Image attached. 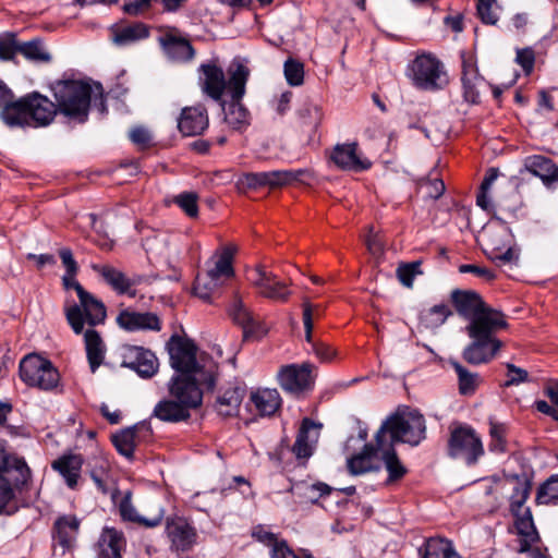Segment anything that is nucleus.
I'll list each match as a JSON object with an SVG mask.
<instances>
[{"label": "nucleus", "mask_w": 558, "mask_h": 558, "mask_svg": "<svg viewBox=\"0 0 558 558\" xmlns=\"http://www.w3.org/2000/svg\"><path fill=\"white\" fill-rule=\"evenodd\" d=\"M410 78L420 89L434 90L446 82L442 64L432 54L417 56L410 66Z\"/></svg>", "instance_id": "nucleus-16"}, {"label": "nucleus", "mask_w": 558, "mask_h": 558, "mask_svg": "<svg viewBox=\"0 0 558 558\" xmlns=\"http://www.w3.org/2000/svg\"><path fill=\"white\" fill-rule=\"evenodd\" d=\"M56 114L57 105L37 92L7 104L0 112L2 121L10 128L47 126L53 121Z\"/></svg>", "instance_id": "nucleus-2"}, {"label": "nucleus", "mask_w": 558, "mask_h": 558, "mask_svg": "<svg viewBox=\"0 0 558 558\" xmlns=\"http://www.w3.org/2000/svg\"><path fill=\"white\" fill-rule=\"evenodd\" d=\"M286 174H287V183L288 184H291L293 182L311 184V182L314 179L313 172L308 169H296V170L290 169V170H286Z\"/></svg>", "instance_id": "nucleus-60"}, {"label": "nucleus", "mask_w": 558, "mask_h": 558, "mask_svg": "<svg viewBox=\"0 0 558 558\" xmlns=\"http://www.w3.org/2000/svg\"><path fill=\"white\" fill-rule=\"evenodd\" d=\"M507 327L505 316L482 325H466L465 332L472 340L463 350L462 356L472 365L486 364L493 361L504 347L496 333Z\"/></svg>", "instance_id": "nucleus-4"}, {"label": "nucleus", "mask_w": 558, "mask_h": 558, "mask_svg": "<svg viewBox=\"0 0 558 558\" xmlns=\"http://www.w3.org/2000/svg\"><path fill=\"white\" fill-rule=\"evenodd\" d=\"M92 268L99 274L118 294H126L130 298L136 296L134 287L140 282L137 278H129L124 272L110 265L94 264Z\"/></svg>", "instance_id": "nucleus-25"}, {"label": "nucleus", "mask_w": 558, "mask_h": 558, "mask_svg": "<svg viewBox=\"0 0 558 558\" xmlns=\"http://www.w3.org/2000/svg\"><path fill=\"white\" fill-rule=\"evenodd\" d=\"M20 378L28 387L52 391L60 385V374L53 364L38 354H28L20 362Z\"/></svg>", "instance_id": "nucleus-11"}, {"label": "nucleus", "mask_w": 558, "mask_h": 558, "mask_svg": "<svg viewBox=\"0 0 558 558\" xmlns=\"http://www.w3.org/2000/svg\"><path fill=\"white\" fill-rule=\"evenodd\" d=\"M485 449L481 436L466 424H452L448 439V454L462 460L468 466L477 464Z\"/></svg>", "instance_id": "nucleus-9"}, {"label": "nucleus", "mask_w": 558, "mask_h": 558, "mask_svg": "<svg viewBox=\"0 0 558 558\" xmlns=\"http://www.w3.org/2000/svg\"><path fill=\"white\" fill-rule=\"evenodd\" d=\"M112 442L120 454L131 459L135 448V432L132 429L122 430L112 436Z\"/></svg>", "instance_id": "nucleus-46"}, {"label": "nucleus", "mask_w": 558, "mask_h": 558, "mask_svg": "<svg viewBox=\"0 0 558 558\" xmlns=\"http://www.w3.org/2000/svg\"><path fill=\"white\" fill-rule=\"evenodd\" d=\"M228 314L235 324L242 327L245 339H259L268 331L265 324L255 319L239 292H234L228 306Z\"/></svg>", "instance_id": "nucleus-18"}, {"label": "nucleus", "mask_w": 558, "mask_h": 558, "mask_svg": "<svg viewBox=\"0 0 558 558\" xmlns=\"http://www.w3.org/2000/svg\"><path fill=\"white\" fill-rule=\"evenodd\" d=\"M174 203L190 217H196L198 213L197 196L194 193H182L174 198Z\"/></svg>", "instance_id": "nucleus-55"}, {"label": "nucleus", "mask_w": 558, "mask_h": 558, "mask_svg": "<svg viewBox=\"0 0 558 558\" xmlns=\"http://www.w3.org/2000/svg\"><path fill=\"white\" fill-rule=\"evenodd\" d=\"M57 108L70 120L83 123L87 120L92 98V85L80 80H64L52 85Z\"/></svg>", "instance_id": "nucleus-7"}, {"label": "nucleus", "mask_w": 558, "mask_h": 558, "mask_svg": "<svg viewBox=\"0 0 558 558\" xmlns=\"http://www.w3.org/2000/svg\"><path fill=\"white\" fill-rule=\"evenodd\" d=\"M459 271L461 274L471 272L480 278H483L485 281H492L495 279V274L490 269H488L486 267H481L477 265H472V264L461 265L459 267Z\"/></svg>", "instance_id": "nucleus-62"}, {"label": "nucleus", "mask_w": 558, "mask_h": 558, "mask_svg": "<svg viewBox=\"0 0 558 558\" xmlns=\"http://www.w3.org/2000/svg\"><path fill=\"white\" fill-rule=\"evenodd\" d=\"M241 183L250 189L260 186L279 187L288 184L286 170L248 172L243 174Z\"/></svg>", "instance_id": "nucleus-37"}, {"label": "nucleus", "mask_w": 558, "mask_h": 558, "mask_svg": "<svg viewBox=\"0 0 558 558\" xmlns=\"http://www.w3.org/2000/svg\"><path fill=\"white\" fill-rule=\"evenodd\" d=\"M84 341L90 369L95 373L104 362L106 345L100 335L94 329H87L85 331Z\"/></svg>", "instance_id": "nucleus-38"}, {"label": "nucleus", "mask_w": 558, "mask_h": 558, "mask_svg": "<svg viewBox=\"0 0 558 558\" xmlns=\"http://www.w3.org/2000/svg\"><path fill=\"white\" fill-rule=\"evenodd\" d=\"M450 365L457 373L459 380V391L461 395H473L480 384V377L476 373L469 372L457 361H450Z\"/></svg>", "instance_id": "nucleus-43"}, {"label": "nucleus", "mask_w": 558, "mask_h": 558, "mask_svg": "<svg viewBox=\"0 0 558 558\" xmlns=\"http://www.w3.org/2000/svg\"><path fill=\"white\" fill-rule=\"evenodd\" d=\"M208 124L207 110L204 106L187 107L182 110L179 130L185 136H194L203 132Z\"/></svg>", "instance_id": "nucleus-29"}, {"label": "nucleus", "mask_w": 558, "mask_h": 558, "mask_svg": "<svg viewBox=\"0 0 558 558\" xmlns=\"http://www.w3.org/2000/svg\"><path fill=\"white\" fill-rule=\"evenodd\" d=\"M248 75V68L236 62L226 81L222 69L211 60V100L219 107L217 118L231 130H241L250 124V113L241 104Z\"/></svg>", "instance_id": "nucleus-1"}, {"label": "nucleus", "mask_w": 558, "mask_h": 558, "mask_svg": "<svg viewBox=\"0 0 558 558\" xmlns=\"http://www.w3.org/2000/svg\"><path fill=\"white\" fill-rule=\"evenodd\" d=\"M377 451L380 452V457L388 472V483L398 481L404 476L407 469L400 462L391 446H387L386 442H383L381 448L377 445Z\"/></svg>", "instance_id": "nucleus-39"}, {"label": "nucleus", "mask_w": 558, "mask_h": 558, "mask_svg": "<svg viewBox=\"0 0 558 558\" xmlns=\"http://www.w3.org/2000/svg\"><path fill=\"white\" fill-rule=\"evenodd\" d=\"M20 46L14 35L7 34L0 36V59L12 60L16 52H20Z\"/></svg>", "instance_id": "nucleus-54"}, {"label": "nucleus", "mask_w": 558, "mask_h": 558, "mask_svg": "<svg viewBox=\"0 0 558 558\" xmlns=\"http://www.w3.org/2000/svg\"><path fill=\"white\" fill-rule=\"evenodd\" d=\"M499 172L497 169H489L481 184L480 192L476 196V203L477 205L487 210L490 208V199L488 197V191L498 178Z\"/></svg>", "instance_id": "nucleus-51"}, {"label": "nucleus", "mask_w": 558, "mask_h": 558, "mask_svg": "<svg viewBox=\"0 0 558 558\" xmlns=\"http://www.w3.org/2000/svg\"><path fill=\"white\" fill-rule=\"evenodd\" d=\"M489 450L495 453H504L507 450L506 426L500 423L489 422Z\"/></svg>", "instance_id": "nucleus-48"}, {"label": "nucleus", "mask_w": 558, "mask_h": 558, "mask_svg": "<svg viewBox=\"0 0 558 558\" xmlns=\"http://www.w3.org/2000/svg\"><path fill=\"white\" fill-rule=\"evenodd\" d=\"M284 76L289 85L300 86L304 81L303 64L294 59H288L284 62Z\"/></svg>", "instance_id": "nucleus-52"}, {"label": "nucleus", "mask_w": 558, "mask_h": 558, "mask_svg": "<svg viewBox=\"0 0 558 558\" xmlns=\"http://www.w3.org/2000/svg\"><path fill=\"white\" fill-rule=\"evenodd\" d=\"M536 502L539 505L558 504V474L551 475L539 485L536 493Z\"/></svg>", "instance_id": "nucleus-45"}, {"label": "nucleus", "mask_w": 558, "mask_h": 558, "mask_svg": "<svg viewBox=\"0 0 558 558\" xmlns=\"http://www.w3.org/2000/svg\"><path fill=\"white\" fill-rule=\"evenodd\" d=\"M425 420L422 414L411 411L389 416L376 434V442L381 448L383 442L391 446L395 442L418 445L425 438Z\"/></svg>", "instance_id": "nucleus-6"}, {"label": "nucleus", "mask_w": 558, "mask_h": 558, "mask_svg": "<svg viewBox=\"0 0 558 558\" xmlns=\"http://www.w3.org/2000/svg\"><path fill=\"white\" fill-rule=\"evenodd\" d=\"M323 425L310 418L302 421L296 440L293 445V452L298 459H308L318 441Z\"/></svg>", "instance_id": "nucleus-26"}, {"label": "nucleus", "mask_w": 558, "mask_h": 558, "mask_svg": "<svg viewBox=\"0 0 558 558\" xmlns=\"http://www.w3.org/2000/svg\"><path fill=\"white\" fill-rule=\"evenodd\" d=\"M507 369H508V373H507L508 380L506 383L507 386L519 385L521 383L529 380V374L525 369L517 367L515 365L510 364V363L507 364Z\"/></svg>", "instance_id": "nucleus-63"}, {"label": "nucleus", "mask_w": 558, "mask_h": 558, "mask_svg": "<svg viewBox=\"0 0 558 558\" xmlns=\"http://www.w3.org/2000/svg\"><path fill=\"white\" fill-rule=\"evenodd\" d=\"M366 246L368 252L374 256H381L384 253V243L378 235L377 232H375L373 227L368 228V234L365 240Z\"/></svg>", "instance_id": "nucleus-59"}, {"label": "nucleus", "mask_w": 558, "mask_h": 558, "mask_svg": "<svg viewBox=\"0 0 558 558\" xmlns=\"http://www.w3.org/2000/svg\"><path fill=\"white\" fill-rule=\"evenodd\" d=\"M246 274L247 281L255 289L257 295L262 298L272 302L286 303L292 294L289 283L281 280L263 264L247 269Z\"/></svg>", "instance_id": "nucleus-13"}, {"label": "nucleus", "mask_w": 558, "mask_h": 558, "mask_svg": "<svg viewBox=\"0 0 558 558\" xmlns=\"http://www.w3.org/2000/svg\"><path fill=\"white\" fill-rule=\"evenodd\" d=\"M20 52L28 60L34 62H49L50 53L39 41L24 43L20 46Z\"/></svg>", "instance_id": "nucleus-47"}, {"label": "nucleus", "mask_w": 558, "mask_h": 558, "mask_svg": "<svg viewBox=\"0 0 558 558\" xmlns=\"http://www.w3.org/2000/svg\"><path fill=\"white\" fill-rule=\"evenodd\" d=\"M169 364L175 374L208 375L205 359L195 342L185 335L174 333L167 341Z\"/></svg>", "instance_id": "nucleus-8"}, {"label": "nucleus", "mask_w": 558, "mask_h": 558, "mask_svg": "<svg viewBox=\"0 0 558 558\" xmlns=\"http://www.w3.org/2000/svg\"><path fill=\"white\" fill-rule=\"evenodd\" d=\"M421 187L425 190V194L427 197L437 199L445 192V183L441 179L436 177L428 178L421 183Z\"/></svg>", "instance_id": "nucleus-57"}, {"label": "nucleus", "mask_w": 558, "mask_h": 558, "mask_svg": "<svg viewBox=\"0 0 558 558\" xmlns=\"http://www.w3.org/2000/svg\"><path fill=\"white\" fill-rule=\"evenodd\" d=\"M208 380V375L174 374L168 383L169 397L177 399L190 411L195 410L203 402V386Z\"/></svg>", "instance_id": "nucleus-15"}, {"label": "nucleus", "mask_w": 558, "mask_h": 558, "mask_svg": "<svg viewBox=\"0 0 558 558\" xmlns=\"http://www.w3.org/2000/svg\"><path fill=\"white\" fill-rule=\"evenodd\" d=\"M422 558H461L456 551L453 544L442 537H432L425 544V551Z\"/></svg>", "instance_id": "nucleus-40"}, {"label": "nucleus", "mask_w": 558, "mask_h": 558, "mask_svg": "<svg viewBox=\"0 0 558 558\" xmlns=\"http://www.w3.org/2000/svg\"><path fill=\"white\" fill-rule=\"evenodd\" d=\"M119 510L123 520L135 522L147 527L159 525L163 518V509L158 506L154 507L150 514H140V511L133 506L129 495L121 500Z\"/></svg>", "instance_id": "nucleus-30"}, {"label": "nucleus", "mask_w": 558, "mask_h": 558, "mask_svg": "<svg viewBox=\"0 0 558 558\" xmlns=\"http://www.w3.org/2000/svg\"><path fill=\"white\" fill-rule=\"evenodd\" d=\"M13 476H0V513L11 512L14 509L13 501L15 499V490L26 483L15 482Z\"/></svg>", "instance_id": "nucleus-42"}, {"label": "nucleus", "mask_w": 558, "mask_h": 558, "mask_svg": "<svg viewBox=\"0 0 558 558\" xmlns=\"http://www.w3.org/2000/svg\"><path fill=\"white\" fill-rule=\"evenodd\" d=\"M282 399L277 389L258 388L250 393L248 407L260 417H270L280 409Z\"/></svg>", "instance_id": "nucleus-23"}, {"label": "nucleus", "mask_w": 558, "mask_h": 558, "mask_svg": "<svg viewBox=\"0 0 558 558\" xmlns=\"http://www.w3.org/2000/svg\"><path fill=\"white\" fill-rule=\"evenodd\" d=\"M167 534L171 541L172 549L178 553L189 550L196 538L195 530L181 519L168 523Z\"/></svg>", "instance_id": "nucleus-33"}, {"label": "nucleus", "mask_w": 558, "mask_h": 558, "mask_svg": "<svg viewBox=\"0 0 558 558\" xmlns=\"http://www.w3.org/2000/svg\"><path fill=\"white\" fill-rule=\"evenodd\" d=\"M496 493H504L512 489L510 496V509L515 518L514 524L518 534L522 536L520 551H526L531 544L538 541V534L534 525L530 508H523L531 492V483L527 480H520L518 476L497 482L493 488Z\"/></svg>", "instance_id": "nucleus-3"}, {"label": "nucleus", "mask_w": 558, "mask_h": 558, "mask_svg": "<svg viewBox=\"0 0 558 558\" xmlns=\"http://www.w3.org/2000/svg\"><path fill=\"white\" fill-rule=\"evenodd\" d=\"M124 546L125 539L120 531L105 527L96 545L97 558H121Z\"/></svg>", "instance_id": "nucleus-32"}, {"label": "nucleus", "mask_w": 558, "mask_h": 558, "mask_svg": "<svg viewBox=\"0 0 558 558\" xmlns=\"http://www.w3.org/2000/svg\"><path fill=\"white\" fill-rule=\"evenodd\" d=\"M223 355V351L221 349L220 345H214L211 347V361L217 357V359H220L221 361H217L216 362V368H217V372L214 373L211 371V388L215 386V381H216V377L218 375V372L220 368H230V369H234V361H235V352L233 349H230L228 352H227V355L226 357L223 359L222 357Z\"/></svg>", "instance_id": "nucleus-49"}, {"label": "nucleus", "mask_w": 558, "mask_h": 558, "mask_svg": "<svg viewBox=\"0 0 558 558\" xmlns=\"http://www.w3.org/2000/svg\"><path fill=\"white\" fill-rule=\"evenodd\" d=\"M451 300L459 315L468 320V325H482L489 320L495 323V318L504 316L501 312L486 305L473 291L456 290L451 293Z\"/></svg>", "instance_id": "nucleus-14"}, {"label": "nucleus", "mask_w": 558, "mask_h": 558, "mask_svg": "<svg viewBox=\"0 0 558 558\" xmlns=\"http://www.w3.org/2000/svg\"><path fill=\"white\" fill-rule=\"evenodd\" d=\"M276 378L286 392L299 396L313 389L314 366L310 363L282 365Z\"/></svg>", "instance_id": "nucleus-17"}, {"label": "nucleus", "mask_w": 558, "mask_h": 558, "mask_svg": "<svg viewBox=\"0 0 558 558\" xmlns=\"http://www.w3.org/2000/svg\"><path fill=\"white\" fill-rule=\"evenodd\" d=\"M165 53L174 61L193 58L194 49L190 41L175 28H167L159 37Z\"/></svg>", "instance_id": "nucleus-21"}, {"label": "nucleus", "mask_w": 558, "mask_h": 558, "mask_svg": "<svg viewBox=\"0 0 558 558\" xmlns=\"http://www.w3.org/2000/svg\"><path fill=\"white\" fill-rule=\"evenodd\" d=\"M84 459L81 454L68 453L59 457L51 464L65 481L68 487L75 488L81 477Z\"/></svg>", "instance_id": "nucleus-31"}, {"label": "nucleus", "mask_w": 558, "mask_h": 558, "mask_svg": "<svg viewBox=\"0 0 558 558\" xmlns=\"http://www.w3.org/2000/svg\"><path fill=\"white\" fill-rule=\"evenodd\" d=\"M417 263H413L400 265L397 268V277L403 286L412 287L415 275L420 272Z\"/></svg>", "instance_id": "nucleus-58"}, {"label": "nucleus", "mask_w": 558, "mask_h": 558, "mask_svg": "<svg viewBox=\"0 0 558 558\" xmlns=\"http://www.w3.org/2000/svg\"><path fill=\"white\" fill-rule=\"evenodd\" d=\"M81 521L74 514H63L53 523V541L62 547L63 553L75 546Z\"/></svg>", "instance_id": "nucleus-28"}, {"label": "nucleus", "mask_w": 558, "mask_h": 558, "mask_svg": "<svg viewBox=\"0 0 558 558\" xmlns=\"http://www.w3.org/2000/svg\"><path fill=\"white\" fill-rule=\"evenodd\" d=\"M252 536L259 543L270 548L271 558H313L311 555H298L277 534L269 531L264 525H257L252 531Z\"/></svg>", "instance_id": "nucleus-24"}, {"label": "nucleus", "mask_w": 558, "mask_h": 558, "mask_svg": "<svg viewBox=\"0 0 558 558\" xmlns=\"http://www.w3.org/2000/svg\"><path fill=\"white\" fill-rule=\"evenodd\" d=\"M243 397L244 390L239 386L229 385L226 388H219L211 409L221 420L236 417L240 413Z\"/></svg>", "instance_id": "nucleus-19"}, {"label": "nucleus", "mask_w": 558, "mask_h": 558, "mask_svg": "<svg viewBox=\"0 0 558 558\" xmlns=\"http://www.w3.org/2000/svg\"><path fill=\"white\" fill-rule=\"evenodd\" d=\"M376 453H380L377 451V448L374 449L372 446L365 445L361 453L348 459L349 471L354 475H359L374 470L373 458Z\"/></svg>", "instance_id": "nucleus-41"}, {"label": "nucleus", "mask_w": 558, "mask_h": 558, "mask_svg": "<svg viewBox=\"0 0 558 558\" xmlns=\"http://www.w3.org/2000/svg\"><path fill=\"white\" fill-rule=\"evenodd\" d=\"M477 13L486 24H495L498 21L496 4L477 3Z\"/></svg>", "instance_id": "nucleus-64"}, {"label": "nucleus", "mask_w": 558, "mask_h": 558, "mask_svg": "<svg viewBox=\"0 0 558 558\" xmlns=\"http://www.w3.org/2000/svg\"><path fill=\"white\" fill-rule=\"evenodd\" d=\"M330 160L341 170L362 171L371 167V162L359 154L356 143L336 145Z\"/></svg>", "instance_id": "nucleus-22"}, {"label": "nucleus", "mask_w": 558, "mask_h": 558, "mask_svg": "<svg viewBox=\"0 0 558 558\" xmlns=\"http://www.w3.org/2000/svg\"><path fill=\"white\" fill-rule=\"evenodd\" d=\"M450 315L448 305H435L421 314V324L427 329H435L441 326Z\"/></svg>", "instance_id": "nucleus-44"}, {"label": "nucleus", "mask_w": 558, "mask_h": 558, "mask_svg": "<svg viewBox=\"0 0 558 558\" xmlns=\"http://www.w3.org/2000/svg\"><path fill=\"white\" fill-rule=\"evenodd\" d=\"M129 137L141 148H147L153 143L151 132L145 126H134L129 133Z\"/></svg>", "instance_id": "nucleus-56"}, {"label": "nucleus", "mask_w": 558, "mask_h": 558, "mask_svg": "<svg viewBox=\"0 0 558 558\" xmlns=\"http://www.w3.org/2000/svg\"><path fill=\"white\" fill-rule=\"evenodd\" d=\"M153 415L162 422L177 423L190 417V410L174 398L160 400L154 409Z\"/></svg>", "instance_id": "nucleus-36"}, {"label": "nucleus", "mask_w": 558, "mask_h": 558, "mask_svg": "<svg viewBox=\"0 0 558 558\" xmlns=\"http://www.w3.org/2000/svg\"><path fill=\"white\" fill-rule=\"evenodd\" d=\"M123 366L135 371L144 378L153 377L158 371V359L147 349L142 347H128L123 353Z\"/></svg>", "instance_id": "nucleus-20"}, {"label": "nucleus", "mask_w": 558, "mask_h": 558, "mask_svg": "<svg viewBox=\"0 0 558 558\" xmlns=\"http://www.w3.org/2000/svg\"><path fill=\"white\" fill-rule=\"evenodd\" d=\"M299 494L308 502L315 504L319 498L330 494L331 488L325 483L298 486Z\"/></svg>", "instance_id": "nucleus-50"}, {"label": "nucleus", "mask_w": 558, "mask_h": 558, "mask_svg": "<svg viewBox=\"0 0 558 558\" xmlns=\"http://www.w3.org/2000/svg\"><path fill=\"white\" fill-rule=\"evenodd\" d=\"M219 244L211 254V298L221 296L236 277L234 259L238 245L233 242H223L217 236Z\"/></svg>", "instance_id": "nucleus-10"}, {"label": "nucleus", "mask_w": 558, "mask_h": 558, "mask_svg": "<svg viewBox=\"0 0 558 558\" xmlns=\"http://www.w3.org/2000/svg\"><path fill=\"white\" fill-rule=\"evenodd\" d=\"M76 272H65L62 281L66 290L74 289L77 293L80 304H72L64 308L65 317L72 330L80 335L84 330V324L87 323L94 327L102 324L107 312L104 303L84 288L75 279Z\"/></svg>", "instance_id": "nucleus-5"}, {"label": "nucleus", "mask_w": 558, "mask_h": 558, "mask_svg": "<svg viewBox=\"0 0 558 558\" xmlns=\"http://www.w3.org/2000/svg\"><path fill=\"white\" fill-rule=\"evenodd\" d=\"M317 307H313L308 300L303 302V324L305 328V339L307 342H312V330H313V312Z\"/></svg>", "instance_id": "nucleus-61"}, {"label": "nucleus", "mask_w": 558, "mask_h": 558, "mask_svg": "<svg viewBox=\"0 0 558 558\" xmlns=\"http://www.w3.org/2000/svg\"><path fill=\"white\" fill-rule=\"evenodd\" d=\"M480 80L478 72L472 60L463 58L462 61V83L466 93H472L476 82Z\"/></svg>", "instance_id": "nucleus-53"}, {"label": "nucleus", "mask_w": 558, "mask_h": 558, "mask_svg": "<svg viewBox=\"0 0 558 558\" xmlns=\"http://www.w3.org/2000/svg\"><path fill=\"white\" fill-rule=\"evenodd\" d=\"M117 324L126 331L154 330L161 329L160 319L153 313H140L130 310H123L117 316Z\"/></svg>", "instance_id": "nucleus-27"}, {"label": "nucleus", "mask_w": 558, "mask_h": 558, "mask_svg": "<svg viewBox=\"0 0 558 558\" xmlns=\"http://www.w3.org/2000/svg\"><path fill=\"white\" fill-rule=\"evenodd\" d=\"M111 40L117 46H128L148 36V28L143 23H118L110 27Z\"/></svg>", "instance_id": "nucleus-34"}, {"label": "nucleus", "mask_w": 558, "mask_h": 558, "mask_svg": "<svg viewBox=\"0 0 558 558\" xmlns=\"http://www.w3.org/2000/svg\"><path fill=\"white\" fill-rule=\"evenodd\" d=\"M525 169L538 177L544 184L558 182V167L548 158L539 155L529 156L524 159Z\"/></svg>", "instance_id": "nucleus-35"}, {"label": "nucleus", "mask_w": 558, "mask_h": 558, "mask_svg": "<svg viewBox=\"0 0 558 558\" xmlns=\"http://www.w3.org/2000/svg\"><path fill=\"white\" fill-rule=\"evenodd\" d=\"M482 241L485 245V252L492 260L507 264L518 259V253L512 245L511 231L501 221H494L485 227Z\"/></svg>", "instance_id": "nucleus-12"}]
</instances>
